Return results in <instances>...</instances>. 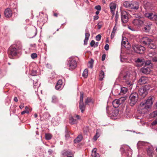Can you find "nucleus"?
I'll return each instance as SVG.
<instances>
[{
    "mask_svg": "<svg viewBox=\"0 0 157 157\" xmlns=\"http://www.w3.org/2000/svg\"><path fill=\"white\" fill-rule=\"evenodd\" d=\"M153 97L150 96L145 101L140 103L138 109V115L136 116V118L141 119L142 118L143 114L147 113L153 103Z\"/></svg>",
    "mask_w": 157,
    "mask_h": 157,
    "instance_id": "1",
    "label": "nucleus"
},
{
    "mask_svg": "<svg viewBox=\"0 0 157 157\" xmlns=\"http://www.w3.org/2000/svg\"><path fill=\"white\" fill-rule=\"evenodd\" d=\"M132 74L129 71H122L119 74L118 78L125 85L130 87L132 89V86L133 84V82L135 78Z\"/></svg>",
    "mask_w": 157,
    "mask_h": 157,
    "instance_id": "2",
    "label": "nucleus"
},
{
    "mask_svg": "<svg viewBox=\"0 0 157 157\" xmlns=\"http://www.w3.org/2000/svg\"><path fill=\"white\" fill-rule=\"evenodd\" d=\"M22 45L20 42H17L15 44L11 45L8 49L9 57L10 59H14L15 57H18L22 52Z\"/></svg>",
    "mask_w": 157,
    "mask_h": 157,
    "instance_id": "3",
    "label": "nucleus"
},
{
    "mask_svg": "<svg viewBox=\"0 0 157 157\" xmlns=\"http://www.w3.org/2000/svg\"><path fill=\"white\" fill-rule=\"evenodd\" d=\"M123 5L126 8L136 10H138L139 7V3L137 2L125 1L123 3Z\"/></svg>",
    "mask_w": 157,
    "mask_h": 157,
    "instance_id": "4",
    "label": "nucleus"
},
{
    "mask_svg": "<svg viewBox=\"0 0 157 157\" xmlns=\"http://www.w3.org/2000/svg\"><path fill=\"white\" fill-rule=\"evenodd\" d=\"M138 99V95L136 92H132L130 95L129 98L130 105L132 106L135 105Z\"/></svg>",
    "mask_w": 157,
    "mask_h": 157,
    "instance_id": "5",
    "label": "nucleus"
},
{
    "mask_svg": "<svg viewBox=\"0 0 157 157\" xmlns=\"http://www.w3.org/2000/svg\"><path fill=\"white\" fill-rule=\"evenodd\" d=\"M67 62V66L70 70L74 69L77 66V62L74 57H70L68 59Z\"/></svg>",
    "mask_w": 157,
    "mask_h": 157,
    "instance_id": "6",
    "label": "nucleus"
},
{
    "mask_svg": "<svg viewBox=\"0 0 157 157\" xmlns=\"http://www.w3.org/2000/svg\"><path fill=\"white\" fill-rule=\"evenodd\" d=\"M150 86L149 85H145L143 88H140L138 90L139 94L143 98H144L147 94V90L150 89Z\"/></svg>",
    "mask_w": 157,
    "mask_h": 157,
    "instance_id": "7",
    "label": "nucleus"
},
{
    "mask_svg": "<svg viewBox=\"0 0 157 157\" xmlns=\"http://www.w3.org/2000/svg\"><path fill=\"white\" fill-rule=\"evenodd\" d=\"M132 48L135 52L140 54L143 53L145 50L144 47L139 45L134 44Z\"/></svg>",
    "mask_w": 157,
    "mask_h": 157,
    "instance_id": "8",
    "label": "nucleus"
},
{
    "mask_svg": "<svg viewBox=\"0 0 157 157\" xmlns=\"http://www.w3.org/2000/svg\"><path fill=\"white\" fill-rule=\"evenodd\" d=\"M80 97L79 107V109L81 110V112L83 113L85 109L86 106L83 103V93L82 92H80Z\"/></svg>",
    "mask_w": 157,
    "mask_h": 157,
    "instance_id": "9",
    "label": "nucleus"
},
{
    "mask_svg": "<svg viewBox=\"0 0 157 157\" xmlns=\"http://www.w3.org/2000/svg\"><path fill=\"white\" fill-rule=\"evenodd\" d=\"M121 21L123 23H126L128 20V14L125 11H122L121 13Z\"/></svg>",
    "mask_w": 157,
    "mask_h": 157,
    "instance_id": "10",
    "label": "nucleus"
},
{
    "mask_svg": "<svg viewBox=\"0 0 157 157\" xmlns=\"http://www.w3.org/2000/svg\"><path fill=\"white\" fill-rule=\"evenodd\" d=\"M125 100V99L122 98L116 99L113 102V106L115 108H117L120 105L123 104Z\"/></svg>",
    "mask_w": 157,
    "mask_h": 157,
    "instance_id": "11",
    "label": "nucleus"
},
{
    "mask_svg": "<svg viewBox=\"0 0 157 157\" xmlns=\"http://www.w3.org/2000/svg\"><path fill=\"white\" fill-rule=\"evenodd\" d=\"M145 16L152 20L155 21L157 24V14L152 13H145Z\"/></svg>",
    "mask_w": 157,
    "mask_h": 157,
    "instance_id": "12",
    "label": "nucleus"
},
{
    "mask_svg": "<svg viewBox=\"0 0 157 157\" xmlns=\"http://www.w3.org/2000/svg\"><path fill=\"white\" fill-rule=\"evenodd\" d=\"M141 40L143 44L145 45L148 44L152 41V40L147 36L142 37Z\"/></svg>",
    "mask_w": 157,
    "mask_h": 157,
    "instance_id": "13",
    "label": "nucleus"
},
{
    "mask_svg": "<svg viewBox=\"0 0 157 157\" xmlns=\"http://www.w3.org/2000/svg\"><path fill=\"white\" fill-rule=\"evenodd\" d=\"M12 11L10 9L7 8L5 9L4 12V14L6 17L10 18L12 16Z\"/></svg>",
    "mask_w": 157,
    "mask_h": 157,
    "instance_id": "14",
    "label": "nucleus"
},
{
    "mask_svg": "<svg viewBox=\"0 0 157 157\" xmlns=\"http://www.w3.org/2000/svg\"><path fill=\"white\" fill-rule=\"evenodd\" d=\"M148 81V78L146 76H142L138 81V83L140 84H144Z\"/></svg>",
    "mask_w": 157,
    "mask_h": 157,
    "instance_id": "15",
    "label": "nucleus"
},
{
    "mask_svg": "<svg viewBox=\"0 0 157 157\" xmlns=\"http://www.w3.org/2000/svg\"><path fill=\"white\" fill-rule=\"evenodd\" d=\"M141 71L143 73L147 75L150 73L151 70L150 67H147V66H145L144 67L141 68Z\"/></svg>",
    "mask_w": 157,
    "mask_h": 157,
    "instance_id": "16",
    "label": "nucleus"
},
{
    "mask_svg": "<svg viewBox=\"0 0 157 157\" xmlns=\"http://www.w3.org/2000/svg\"><path fill=\"white\" fill-rule=\"evenodd\" d=\"M109 7L111 12L113 14V17L116 7V4L114 3H111L109 5Z\"/></svg>",
    "mask_w": 157,
    "mask_h": 157,
    "instance_id": "17",
    "label": "nucleus"
},
{
    "mask_svg": "<svg viewBox=\"0 0 157 157\" xmlns=\"http://www.w3.org/2000/svg\"><path fill=\"white\" fill-rule=\"evenodd\" d=\"M133 23L134 25L140 26L143 24V21L139 19H136L133 20Z\"/></svg>",
    "mask_w": 157,
    "mask_h": 157,
    "instance_id": "18",
    "label": "nucleus"
},
{
    "mask_svg": "<svg viewBox=\"0 0 157 157\" xmlns=\"http://www.w3.org/2000/svg\"><path fill=\"white\" fill-rule=\"evenodd\" d=\"M152 24L151 23H147L145 25L143 28V30L146 32L148 33L149 32L151 28Z\"/></svg>",
    "mask_w": 157,
    "mask_h": 157,
    "instance_id": "19",
    "label": "nucleus"
},
{
    "mask_svg": "<svg viewBox=\"0 0 157 157\" xmlns=\"http://www.w3.org/2000/svg\"><path fill=\"white\" fill-rule=\"evenodd\" d=\"M97 149L96 148H94L92 151L91 156L92 157H100L98 153L97 152Z\"/></svg>",
    "mask_w": 157,
    "mask_h": 157,
    "instance_id": "20",
    "label": "nucleus"
},
{
    "mask_svg": "<svg viewBox=\"0 0 157 157\" xmlns=\"http://www.w3.org/2000/svg\"><path fill=\"white\" fill-rule=\"evenodd\" d=\"M72 153L71 151L67 150H64L62 152V154L63 155L67 157L69 155H72Z\"/></svg>",
    "mask_w": 157,
    "mask_h": 157,
    "instance_id": "21",
    "label": "nucleus"
},
{
    "mask_svg": "<svg viewBox=\"0 0 157 157\" xmlns=\"http://www.w3.org/2000/svg\"><path fill=\"white\" fill-rule=\"evenodd\" d=\"M74 116L73 117L71 116L70 117V122L71 124H76L77 123V120L74 118Z\"/></svg>",
    "mask_w": 157,
    "mask_h": 157,
    "instance_id": "22",
    "label": "nucleus"
},
{
    "mask_svg": "<svg viewBox=\"0 0 157 157\" xmlns=\"http://www.w3.org/2000/svg\"><path fill=\"white\" fill-rule=\"evenodd\" d=\"M90 36V34L89 32H86L85 33V38L84 40V44H87V41L88 40L89 37Z\"/></svg>",
    "mask_w": 157,
    "mask_h": 157,
    "instance_id": "23",
    "label": "nucleus"
},
{
    "mask_svg": "<svg viewBox=\"0 0 157 157\" xmlns=\"http://www.w3.org/2000/svg\"><path fill=\"white\" fill-rule=\"evenodd\" d=\"M82 138V136L81 135H79L74 140V142L75 143H78L80 142Z\"/></svg>",
    "mask_w": 157,
    "mask_h": 157,
    "instance_id": "24",
    "label": "nucleus"
},
{
    "mask_svg": "<svg viewBox=\"0 0 157 157\" xmlns=\"http://www.w3.org/2000/svg\"><path fill=\"white\" fill-rule=\"evenodd\" d=\"M120 89L121 92L120 94H125L126 93L128 90L127 88L125 87H121Z\"/></svg>",
    "mask_w": 157,
    "mask_h": 157,
    "instance_id": "25",
    "label": "nucleus"
},
{
    "mask_svg": "<svg viewBox=\"0 0 157 157\" xmlns=\"http://www.w3.org/2000/svg\"><path fill=\"white\" fill-rule=\"evenodd\" d=\"M148 45V47L150 49H154L156 48V45L154 43H151V42Z\"/></svg>",
    "mask_w": 157,
    "mask_h": 157,
    "instance_id": "26",
    "label": "nucleus"
},
{
    "mask_svg": "<svg viewBox=\"0 0 157 157\" xmlns=\"http://www.w3.org/2000/svg\"><path fill=\"white\" fill-rule=\"evenodd\" d=\"M105 73L104 72L101 70L100 73L99 75V80L100 81H102L104 77Z\"/></svg>",
    "mask_w": 157,
    "mask_h": 157,
    "instance_id": "27",
    "label": "nucleus"
},
{
    "mask_svg": "<svg viewBox=\"0 0 157 157\" xmlns=\"http://www.w3.org/2000/svg\"><path fill=\"white\" fill-rule=\"evenodd\" d=\"M118 114V111L117 110L114 109L112 111V115L113 117H116Z\"/></svg>",
    "mask_w": 157,
    "mask_h": 157,
    "instance_id": "28",
    "label": "nucleus"
},
{
    "mask_svg": "<svg viewBox=\"0 0 157 157\" xmlns=\"http://www.w3.org/2000/svg\"><path fill=\"white\" fill-rule=\"evenodd\" d=\"M136 62L137 63H140V66H141L143 65L144 61L143 59L138 58L136 60Z\"/></svg>",
    "mask_w": 157,
    "mask_h": 157,
    "instance_id": "29",
    "label": "nucleus"
},
{
    "mask_svg": "<svg viewBox=\"0 0 157 157\" xmlns=\"http://www.w3.org/2000/svg\"><path fill=\"white\" fill-rule=\"evenodd\" d=\"M147 152L148 155L150 156H151L152 154L153 153V151L152 149L149 148L147 149Z\"/></svg>",
    "mask_w": 157,
    "mask_h": 157,
    "instance_id": "30",
    "label": "nucleus"
},
{
    "mask_svg": "<svg viewBox=\"0 0 157 157\" xmlns=\"http://www.w3.org/2000/svg\"><path fill=\"white\" fill-rule=\"evenodd\" d=\"M65 137L66 139H68L70 137V133L68 131L67 127H65Z\"/></svg>",
    "mask_w": 157,
    "mask_h": 157,
    "instance_id": "31",
    "label": "nucleus"
},
{
    "mask_svg": "<svg viewBox=\"0 0 157 157\" xmlns=\"http://www.w3.org/2000/svg\"><path fill=\"white\" fill-rule=\"evenodd\" d=\"M88 74V70L87 69H86L84 70L82 74V76L83 77L86 78Z\"/></svg>",
    "mask_w": 157,
    "mask_h": 157,
    "instance_id": "32",
    "label": "nucleus"
},
{
    "mask_svg": "<svg viewBox=\"0 0 157 157\" xmlns=\"http://www.w3.org/2000/svg\"><path fill=\"white\" fill-rule=\"evenodd\" d=\"M58 101L57 97L55 96H53L52 97V102L54 103H56Z\"/></svg>",
    "mask_w": 157,
    "mask_h": 157,
    "instance_id": "33",
    "label": "nucleus"
},
{
    "mask_svg": "<svg viewBox=\"0 0 157 157\" xmlns=\"http://www.w3.org/2000/svg\"><path fill=\"white\" fill-rule=\"evenodd\" d=\"M131 111L130 109L127 108L126 110V114L127 115L128 117H130L131 115Z\"/></svg>",
    "mask_w": 157,
    "mask_h": 157,
    "instance_id": "34",
    "label": "nucleus"
},
{
    "mask_svg": "<svg viewBox=\"0 0 157 157\" xmlns=\"http://www.w3.org/2000/svg\"><path fill=\"white\" fill-rule=\"evenodd\" d=\"M52 135L49 133H47L45 135V138L47 140H49L52 138Z\"/></svg>",
    "mask_w": 157,
    "mask_h": 157,
    "instance_id": "35",
    "label": "nucleus"
},
{
    "mask_svg": "<svg viewBox=\"0 0 157 157\" xmlns=\"http://www.w3.org/2000/svg\"><path fill=\"white\" fill-rule=\"evenodd\" d=\"M156 53L155 52H150L148 54V56L149 57H152Z\"/></svg>",
    "mask_w": 157,
    "mask_h": 157,
    "instance_id": "36",
    "label": "nucleus"
},
{
    "mask_svg": "<svg viewBox=\"0 0 157 157\" xmlns=\"http://www.w3.org/2000/svg\"><path fill=\"white\" fill-rule=\"evenodd\" d=\"M119 17V15L118 13V12L117 11L116 13V15H115V22L116 25L117 23V21L118 20V18Z\"/></svg>",
    "mask_w": 157,
    "mask_h": 157,
    "instance_id": "37",
    "label": "nucleus"
},
{
    "mask_svg": "<svg viewBox=\"0 0 157 157\" xmlns=\"http://www.w3.org/2000/svg\"><path fill=\"white\" fill-rule=\"evenodd\" d=\"M151 116L152 117H155L157 116V110L153 111L151 114Z\"/></svg>",
    "mask_w": 157,
    "mask_h": 157,
    "instance_id": "38",
    "label": "nucleus"
},
{
    "mask_svg": "<svg viewBox=\"0 0 157 157\" xmlns=\"http://www.w3.org/2000/svg\"><path fill=\"white\" fill-rule=\"evenodd\" d=\"M91 101V99L90 98H88L86 99H85V102L86 105L88 104V103L90 102Z\"/></svg>",
    "mask_w": 157,
    "mask_h": 157,
    "instance_id": "39",
    "label": "nucleus"
},
{
    "mask_svg": "<svg viewBox=\"0 0 157 157\" xmlns=\"http://www.w3.org/2000/svg\"><path fill=\"white\" fill-rule=\"evenodd\" d=\"M39 87L37 82H33V87L35 89H37Z\"/></svg>",
    "mask_w": 157,
    "mask_h": 157,
    "instance_id": "40",
    "label": "nucleus"
},
{
    "mask_svg": "<svg viewBox=\"0 0 157 157\" xmlns=\"http://www.w3.org/2000/svg\"><path fill=\"white\" fill-rule=\"evenodd\" d=\"M31 74L32 76H36L37 75V72L36 70H33L32 71Z\"/></svg>",
    "mask_w": 157,
    "mask_h": 157,
    "instance_id": "41",
    "label": "nucleus"
},
{
    "mask_svg": "<svg viewBox=\"0 0 157 157\" xmlns=\"http://www.w3.org/2000/svg\"><path fill=\"white\" fill-rule=\"evenodd\" d=\"M101 38V36L100 34H98L96 36V40L99 41L100 40Z\"/></svg>",
    "mask_w": 157,
    "mask_h": 157,
    "instance_id": "42",
    "label": "nucleus"
},
{
    "mask_svg": "<svg viewBox=\"0 0 157 157\" xmlns=\"http://www.w3.org/2000/svg\"><path fill=\"white\" fill-rule=\"evenodd\" d=\"M94 63V60L93 59H91L90 61H89V63L90 64V67L92 68L93 67V64Z\"/></svg>",
    "mask_w": 157,
    "mask_h": 157,
    "instance_id": "43",
    "label": "nucleus"
},
{
    "mask_svg": "<svg viewBox=\"0 0 157 157\" xmlns=\"http://www.w3.org/2000/svg\"><path fill=\"white\" fill-rule=\"evenodd\" d=\"M31 56L32 59H34L37 57V55L36 53H33L31 54Z\"/></svg>",
    "mask_w": 157,
    "mask_h": 157,
    "instance_id": "44",
    "label": "nucleus"
},
{
    "mask_svg": "<svg viewBox=\"0 0 157 157\" xmlns=\"http://www.w3.org/2000/svg\"><path fill=\"white\" fill-rule=\"evenodd\" d=\"M99 135L98 134V132H97L96 134L95 135L94 137V140L96 141L97 139L99 137Z\"/></svg>",
    "mask_w": 157,
    "mask_h": 157,
    "instance_id": "45",
    "label": "nucleus"
},
{
    "mask_svg": "<svg viewBox=\"0 0 157 157\" xmlns=\"http://www.w3.org/2000/svg\"><path fill=\"white\" fill-rule=\"evenodd\" d=\"M62 86L57 84L56 85L55 87V89L57 90H59L61 88Z\"/></svg>",
    "mask_w": 157,
    "mask_h": 157,
    "instance_id": "46",
    "label": "nucleus"
},
{
    "mask_svg": "<svg viewBox=\"0 0 157 157\" xmlns=\"http://www.w3.org/2000/svg\"><path fill=\"white\" fill-rule=\"evenodd\" d=\"M116 33L112 31L111 35V39H113L115 36V33Z\"/></svg>",
    "mask_w": 157,
    "mask_h": 157,
    "instance_id": "47",
    "label": "nucleus"
},
{
    "mask_svg": "<svg viewBox=\"0 0 157 157\" xmlns=\"http://www.w3.org/2000/svg\"><path fill=\"white\" fill-rule=\"evenodd\" d=\"M116 33L112 31L111 35V39H113L115 36V33Z\"/></svg>",
    "mask_w": 157,
    "mask_h": 157,
    "instance_id": "48",
    "label": "nucleus"
},
{
    "mask_svg": "<svg viewBox=\"0 0 157 157\" xmlns=\"http://www.w3.org/2000/svg\"><path fill=\"white\" fill-rule=\"evenodd\" d=\"M116 25H116V24H115V25L113 29V30H112V31L114 32L115 33H116V32H117V28L116 26Z\"/></svg>",
    "mask_w": 157,
    "mask_h": 157,
    "instance_id": "49",
    "label": "nucleus"
},
{
    "mask_svg": "<svg viewBox=\"0 0 157 157\" xmlns=\"http://www.w3.org/2000/svg\"><path fill=\"white\" fill-rule=\"evenodd\" d=\"M95 8L98 10H100L101 9V7L100 5H98L96 6L95 7Z\"/></svg>",
    "mask_w": 157,
    "mask_h": 157,
    "instance_id": "50",
    "label": "nucleus"
},
{
    "mask_svg": "<svg viewBox=\"0 0 157 157\" xmlns=\"http://www.w3.org/2000/svg\"><path fill=\"white\" fill-rule=\"evenodd\" d=\"M62 83H63V82H62V80L61 79H59L57 83V84L62 86Z\"/></svg>",
    "mask_w": 157,
    "mask_h": 157,
    "instance_id": "51",
    "label": "nucleus"
},
{
    "mask_svg": "<svg viewBox=\"0 0 157 157\" xmlns=\"http://www.w3.org/2000/svg\"><path fill=\"white\" fill-rule=\"evenodd\" d=\"M151 63V61L150 60H148L146 61L145 64V65H149Z\"/></svg>",
    "mask_w": 157,
    "mask_h": 157,
    "instance_id": "52",
    "label": "nucleus"
},
{
    "mask_svg": "<svg viewBox=\"0 0 157 157\" xmlns=\"http://www.w3.org/2000/svg\"><path fill=\"white\" fill-rule=\"evenodd\" d=\"M156 124H157V118L152 123V125H155Z\"/></svg>",
    "mask_w": 157,
    "mask_h": 157,
    "instance_id": "53",
    "label": "nucleus"
},
{
    "mask_svg": "<svg viewBox=\"0 0 157 157\" xmlns=\"http://www.w3.org/2000/svg\"><path fill=\"white\" fill-rule=\"evenodd\" d=\"M95 41L94 40H92L90 43V45L91 47H93L95 44Z\"/></svg>",
    "mask_w": 157,
    "mask_h": 157,
    "instance_id": "54",
    "label": "nucleus"
},
{
    "mask_svg": "<svg viewBox=\"0 0 157 157\" xmlns=\"http://www.w3.org/2000/svg\"><path fill=\"white\" fill-rule=\"evenodd\" d=\"M98 29H100L102 27V25L101 24V22H100L98 24Z\"/></svg>",
    "mask_w": 157,
    "mask_h": 157,
    "instance_id": "55",
    "label": "nucleus"
},
{
    "mask_svg": "<svg viewBox=\"0 0 157 157\" xmlns=\"http://www.w3.org/2000/svg\"><path fill=\"white\" fill-rule=\"evenodd\" d=\"M29 113V111L28 110H25L21 112V114L22 115H23L26 113Z\"/></svg>",
    "mask_w": 157,
    "mask_h": 157,
    "instance_id": "56",
    "label": "nucleus"
},
{
    "mask_svg": "<svg viewBox=\"0 0 157 157\" xmlns=\"http://www.w3.org/2000/svg\"><path fill=\"white\" fill-rule=\"evenodd\" d=\"M152 60L153 62H157V56L153 57Z\"/></svg>",
    "mask_w": 157,
    "mask_h": 157,
    "instance_id": "57",
    "label": "nucleus"
},
{
    "mask_svg": "<svg viewBox=\"0 0 157 157\" xmlns=\"http://www.w3.org/2000/svg\"><path fill=\"white\" fill-rule=\"evenodd\" d=\"M105 49L106 50H108L109 49V45L108 44H106L105 46Z\"/></svg>",
    "mask_w": 157,
    "mask_h": 157,
    "instance_id": "58",
    "label": "nucleus"
},
{
    "mask_svg": "<svg viewBox=\"0 0 157 157\" xmlns=\"http://www.w3.org/2000/svg\"><path fill=\"white\" fill-rule=\"evenodd\" d=\"M74 117L75 118H77V120H80V117L79 115H76L74 116Z\"/></svg>",
    "mask_w": 157,
    "mask_h": 157,
    "instance_id": "59",
    "label": "nucleus"
},
{
    "mask_svg": "<svg viewBox=\"0 0 157 157\" xmlns=\"http://www.w3.org/2000/svg\"><path fill=\"white\" fill-rule=\"evenodd\" d=\"M106 55L105 54H104L102 55V56L101 60L102 61H104Z\"/></svg>",
    "mask_w": 157,
    "mask_h": 157,
    "instance_id": "60",
    "label": "nucleus"
},
{
    "mask_svg": "<svg viewBox=\"0 0 157 157\" xmlns=\"http://www.w3.org/2000/svg\"><path fill=\"white\" fill-rule=\"evenodd\" d=\"M53 151L51 149H49V150L48 151V153L49 155H51V154H52V153H53Z\"/></svg>",
    "mask_w": 157,
    "mask_h": 157,
    "instance_id": "61",
    "label": "nucleus"
},
{
    "mask_svg": "<svg viewBox=\"0 0 157 157\" xmlns=\"http://www.w3.org/2000/svg\"><path fill=\"white\" fill-rule=\"evenodd\" d=\"M19 107L20 109H22L24 107V104H21L20 105Z\"/></svg>",
    "mask_w": 157,
    "mask_h": 157,
    "instance_id": "62",
    "label": "nucleus"
},
{
    "mask_svg": "<svg viewBox=\"0 0 157 157\" xmlns=\"http://www.w3.org/2000/svg\"><path fill=\"white\" fill-rule=\"evenodd\" d=\"M98 42H96L95 44H95L94 45V47H97L98 46Z\"/></svg>",
    "mask_w": 157,
    "mask_h": 157,
    "instance_id": "63",
    "label": "nucleus"
},
{
    "mask_svg": "<svg viewBox=\"0 0 157 157\" xmlns=\"http://www.w3.org/2000/svg\"><path fill=\"white\" fill-rule=\"evenodd\" d=\"M14 100L15 101L17 102L18 101V99L17 97H15L14 98Z\"/></svg>",
    "mask_w": 157,
    "mask_h": 157,
    "instance_id": "64",
    "label": "nucleus"
}]
</instances>
